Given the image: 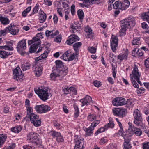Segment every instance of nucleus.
<instances>
[{
  "instance_id": "1",
  "label": "nucleus",
  "mask_w": 149,
  "mask_h": 149,
  "mask_svg": "<svg viewBox=\"0 0 149 149\" xmlns=\"http://www.w3.org/2000/svg\"><path fill=\"white\" fill-rule=\"evenodd\" d=\"M120 22L121 29L119 33L120 36L124 35L128 28L134 26L136 24L135 19L132 17H129L122 20Z\"/></svg>"
},
{
  "instance_id": "2",
  "label": "nucleus",
  "mask_w": 149,
  "mask_h": 149,
  "mask_svg": "<svg viewBox=\"0 0 149 149\" xmlns=\"http://www.w3.org/2000/svg\"><path fill=\"white\" fill-rule=\"evenodd\" d=\"M40 38H42L41 33H38L36 37L33 38L32 39L34 43L32 45L29 49V52L30 53H31L36 52L37 49L40 44Z\"/></svg>"
},
{
  "instance_id": "3",
  "label": "nucleus",
  "mask_w": 149,
  "mask_h": 149,
  "mask_svg": "<svg viewBox=\"0 0 149 149\" xmlns=\"http://www.w3.org/2000/svg\"><path fill=\"white\" fill-rule=\"evenodd\" d=\"M49 88H46L42 89L38 88L34 90L36 93L38 95L41 99L44 101L48 99L49 96Z\"/></svg>"
},
{
  "instance_id": "4",
  "label": "nucleus",
  "mask_w": 149,
  "mask_h": 149,
  "mask_svg": "<svg viewBox=\"0 0 149 149\" xmlns=\"http://www.w3.org/2000/svg\"><path fill=\"white\" fill-rule=\"evenodd\" d=\"M38 134L33 132L29 133L27 136V140L30 142L36 145H40L41 142L38 138Z\"/></svg>"
},
{
  "instance_id": "5",
  "label": "nucleus",
  "mask_w": 149,
  "mask_h": 149,
  "mask_svg": "<svg viewBox=\"0 0 149 149\" xmlns=\"http://www.w3.org/2000/svg\"><path fill=\"white\" fill-rule=\"evenodd\" d=\"M13 79L18 81L21 82L24 78V74L19 67H17L13 71Z\"/></svg>"
},
{
  "instance_id": "6",
  "label": "nucleus",
  "mask_w": 149,
  "mask_h": 149,
  "mask_svg": "<svg viewBox=\"0 0 149 149\" xmlns=\"http://www.w3.org/2000/svg\"><path fill=\"white\" fill-rule=\"evenodd\" d=\"M68 71L67 69L64 70H63L62 69L59 70L58 71L54 70V72H52L50 74L51 78L52 80H55L56 77H60L61 78H62L67 74Z\"/></svg>"
},
{
  "instance_id": "7",
  "label": "nucleus",
  "mask_w": 149,
  "mask_h": 149,
  "mask_svg": "<svg viewBox=\"0 0 149 149\" xmlns=\"http://www.w3.org/2000/svg\"><path fill=\"white\" fill-rule=\"evenodd\" d=\"M34 63V65H33V69L35 72L36 75L38 77H39L42 72V63L36 60H35Z\"/></svg>"
},
{
  "instance_id": "8",
  "label": "nucleus",
  "mask_w": 149,
  "mask_h": 149,
  "mask_svg": "<svg viewBox=\"0 0 149 149\" xmlns=\"http://www.w3.org/2000/svg\"><path fill=\"white\" fill-rule=\"evenodd\" d=\"M74 140L75 144L74 149H83L84 139L76 135L74 137Z\"/></svg>"
},
{
  "instance_id": "9",
  "label": "nucleus",
  "mask_w": 149,
  "mask_h": 149,
  "mask_svg": "<svg viewBox=\"0 0 149 149\" xmlns=\"http://www.w3.org/2000/svg\"><path fill=\"white\" fill-rule=\"evenodd\" d=\"M29 118H30L31 123L35 126L37 127L41 125V121L38 115L32 113Z\"/></svg>"
},
{
  "instance_id": "10",
  "label": "nucleus",
  "mask_w": 149,
  "mask_h": 149,
  "mask_svg": "<svg viewBox=\"0 0 149 149\" xmlns=\"http://www.w3.org/2000/svg\"><path fill=\"white\" fill-rule=\"evenodd\" d=\"M36 111L38 113H42L47 112L51 109V107L47 105L42 104L36 105L35 107Z\"/></svg>"
},
{
  "instance_id": "11",
  "label": "nucleus",
  "mask_w": 149,
  "mask_h": 149,
  "mask_svg": "<svg viewBox=\"0 0 149 149\" xmlns=\"http://www.w3.org/2000/svg\"><path fill=\"white\" fill-rule=\"evenodd\" d=\"M113 111L115 115L120 117H125L127 113V110L123 108H118L113 110Z\"/></svg>"
},
{
  "instance_id": "12",
  "label": "nucleus",
  "mask_w": 149,
  "mask_h": 149,
  "mask_svg": "<svg viewBox=\"0 0 149 149\" xmlns=\"http://www.w3.org/2000/svg\"><path fill=\"white\" fill-rule=\"evenodd\" d=\"M129 102H127L125 99L122 97H117L115 99L113 104L116 106H122L126 104H129Z\"/></svg>"
},
{
  "instance_id": "13",
  "label": "nucleus",
  "mask_w": 149,
  "mask_h": 149,
  "mask_svg": "<svg viewBox=\"0 0 149 149\" xmlns=\"http://www.w3.org/2000/svg\"><path fill=\"white\" fill-rule=\"evenodd\" d=\"M133 116L134 118V123L139 126L140 124L139 121H141L142 119L140 112L137 109L135 110L134 111Z\"/></svg>"
},
{
  "instance_id": "14",
  "label": "nucleus",
  "mask_w": 149,
  "mask_h": 149,
  "mask_svg": "<svg viewBox=\"0 0 149 149\" xmlns=\"http://www.w3.org/2000/svg\"><path fill=\"white\" fill-rule=\"evenodd\" d=\"M141 76V73L138 72L137 66H134L131 74H130L131 80L132 79H140Z\"/></svg>"
},
{
  "instance_id": "15",
  "label": "nucleus",
  "mask_w": 149,
  "mask_h": 149,
  "mask_svg": "<svg viewBox=\"0 0 149 149\" xmlns=\"http://www.w3.org/2000/svg\"><path fill=\"white\" fill-rule=\"evenodd\" d=\"M8 28V32L13 35L17 34L19 31V28L13 23L10 24Z\"/></svg>"
},
{
  "instance_id": "16",
  "label": "nucleus",
  "mask_w": 149,
  "mask_h": 149,
  "mask_svg": "<svg viewBox=\"0 0 149 149\" xmlns=\"http://www.w3.org/2000/svg\"><path fill=\"white\" fill-rule=\"evenodd\" d=\"M26 40L23 39L18 43L17 49L18 52H22L26 49Z\"/></svg>"
},
{
  "instance_id": "17",
  "label": "nucleus",
  "mask_w": 149,
  "mask_h": 149,
  "mask_svg": "<svg viewBox=\"0 0 149 149\" xmlns=\"http://www.w3.org/2000/svg\"><path fill=\"white\" fill-rule=\"evenodd\" d=\"M129 130L130 131L133 132L137 136H140L142 134V131L141 129L137 128L132 125L131 123H129Z\"/></svg>"
},
{
  "instance_id": "18",
  "label": "nucleus",
  "mask_w": 149,
  "mask_h": 149,
  "mask_svg": "<svg viewBox=\"0 0 149 149\" xmlns=\"http://www.w3.org/2000/svg\"><path fill=\"white\" fill-rule=\"evenodd\" d=\"M55 66H54L52 68L53 72H54V70L59 71L62 69L64 67L63 63L60 60H57L55 61Z\"/></svg>"
},
{
  "instance_id": "19",
  "label": "nucleus",
  "mask_w": 149,
  "mask_h": 149,
  "mask_svg": "<svg viewBox=\"0 0 149 149\" xmlns=\"http://www.w3.org/2000/svg\"><path fill=\"white\" fill-rule=\"evenodd\" d=\"M118 39L116 37L111 38V49L113 52H116L118 44Z\"/></svg>"
},
{
  "instance_id": "20",
  "label": "nucleus",
  "mask_w": 149,
  "mask_h": 149,
  "mask_svg": "<svg viewBox=\"0 0 149 149\" xmlns=\"http://www.w3.org/2000/svg\"><path fill=\"white\" fill-rule=\"evenodd\" d=\"M69 40H67L66 43L68 45H70L76 41L79 40V38L77 35L73 34L70 35L69 37Z\"/></svg>"
},
{
  "instance_id": "21",
  "label": "nucleus",
  "mask_w": 149,
  "mask_h": 149,
  "mask_svg": "<svg viewBox=\"0 0 149 149\" xmlns=\"http://www.w3.org/2000/svg\"><path fill=\"white\" fill-rule=\"evenodd\" d=\"M114 124L113 121L112 120L109 121V123L105 125L104 127H101L98 129L100 132H102L104 131L105 130H107L109 128H113L114 127Z\"/></svg>"
},
{
  "instance_id": "22",
  "label": "nucleus",
  "mask_w": 149,
  "mask_h": 149,
  "mask_svg": "<svg viewBox=\"0 0 149 149\" xmlns=\"http://www.w3.org/2000/svg\"><path fill=\"white\" fill-rule=\"evenodd\" d=\"M125 142L123 143V149H131L132 146L130 143L131 139L130 137H125Z\"/></svg>"
},
{
  "instance_id": "23",
  "label": "nucleus",
  "mask_w": 149,
  "mask_h": 149,
  "mask_svg": "<svg viewBox=\"0 0 149 149\" xmlns=\"http://www.w3.org/2000/svg\"><path fill=\"white\" fill-rule=\"evenodd\" d=\"M80 101L82 104L81 105L82 107L85 105H86L88 102H92V100L91 97L87 95L85 97L80 100Z\"/></svg>"
},
{
  "instance_id": "24",
  "label": "nucleus",
  "mask_w": 149,
  "mask_h": 149,
  "mask_svg": "<svg viewBox=\"0 0 149 149\" xmlns=\"http://www.w3.org/2000/svg\"><path fill=\"white\" fill-rule=\"evenodd\" d=\"M128 54V50L127 49L124 52L120 54L118 56V59L120 60V61L126 60L127 58Z\"/></svg>"
},
{
  "instance_id": "25",
  "label": "nucleus",
  "mask_w": 149,
  "mask_h": 149,
  "mask_svg": "<svg viewBox=\"0 0 149 149\" xmlns=\"http://www.w3.org/2000/svg\"><path fill=\"white\" fill-rule=\"evenodd\" d=\"M48 53L47 52H44L40 56L35 58V60L41 63L44 61V60L47 56Z\"/></svg>"
},
{
  "instance_id": "26",
  "label": "nucleus",
  "mask_w": 149,
  "mask_h": 149,
  "mask_svg": "<svg viewBox=\"0 0 149 149\" xmlns=\"http://www.w3.org/2000/svg\"><path fill=\"white\" fill-rule=\"evenodd\" d=\"M12 52H6L3 50H0V56L3 58H7L9 55L12 54Z\"/></svg>"
},
{
  "instance_id": "27",
  "label": "nucleus",
  "mask_w": 149,
  "mask_h": 149,
  "mask_svg": "<svg viewBox=\"0 0 149 149\" xmlns=\"http://www.w3.org/2000/svg\"><path fill=\"white\" fill-rule=\"evenodd\" d=\"M84 130L85 132L86 135V136H90L93 134L94 129L93 128L90 126L88 128H84Z\"/></svg>"
},
{
  "instance_id": "28",
  "label": "nucleus",
  "mask_w": 149,
  "mask_h": 149,
  "mask_svg": "<svg viewBox=\"0 0 149 149\" xmlns=\"http://www.w3.org/2000/svg\"><path fill=\"white\" fill-rule=\"evenodd\" d=\"M81 29V27L77 26L74 24V25L71 26L70 27V30L73 33H79V31Z\"/></svg>"
},
{
  "instance_id": "29",
  "label": "nucleus",
  "mask_w": 149,
  "mask_h": 149,
  "mask_svg": "<svg viewBox=\"0 0 149 149\" xmlns=\"http://www.w3.org/2000/svg\"><path fill=\"white\" fill-rule=\"evenodd\" d=\"M40 14L39 19L40 22L41 23H43L45 21L46 19V14L43 11L40 10Z\"/></svg>"
},
{
  "instance_id": "30",
  "label": "nucleus",
  "mask_w": 149,
  "mask_h": 149,
  "mask_svg": "<svg viewBox=\"0 0 149 149\" xmlns=\"http://www.w3.org/2000/svg\"><path fill=\"white\" fill-rule=\"evenodd\" d=\"M82 44L80 42H78L75 43L73 45V47L74 50L76 52L77 54H79V49L82 45Z\"/></svg>"
},
{
  "instance_id": "31",
  "label": "nucleus",
  "mask_w": 149,
  "mask_h": 149,
  "mask_svg": "<svg viewBox=\"0 0 149 149\" xmlns=\"http://www.w3.org/2000/svg\"><path fill=\"white\" fill-rule=\"evenodd\" d=\"M7 138V135L6 134H0V147H1L5 143Z\"/></svg>"
},
{
  "instance_id": "32",
  "label": "nucleus",
  "mask_w": 149,
  "mask_h": 149,
  "mask_svg": "<svg viewBox=\"0 0 149 149\" xmlns=\"http://www.w3.org/2000/svg\"><path fill=\"white\" fill-rule=\"evenodd\" d=\"M132 53L135 55H137L141 56L143 55V52L141 51V49H139L138 48H134L132 51Z\"/></svg>"
},
{
  "instance_id": "33",
  "label": "nucleus",
  "mask_w": 149,
  "mask_h": 149,
  "mask_svg": "<svg viewBox=\"0 0 149 149\" xmlns=\"http://www.w3.org/2000/svg\"><path fill=\"white\" fill-rule=\"evenodd\" d=\"M83 2L82 3H79V5L81 7H84L89 8L90 6V3L89 0H84Z\"/></svg>"
},
{
  "instance_id": "34",
  "label": "nucleus",
  "mask_w": 149,
  "mask_h": 149,
  "mask_svg": "<svg viewBox=\"0 0 149 149\" xmlns=\"http://www.w3.org/2000/svg\"><path fill=\"white\" fill-rule=\"evenodd\" d=\"M132 45H140L141 44L140 38L139 37H135L133 38L132 41Z\"/></svg>"
},
{
  "instance_id": "35",
  "label": "nucleus",
  "mask_w": 149,
  "mask_h": 149,
  "mask_svg": "<svg viewBox=\"0 0 149 149\" xmlns=\"http://www.w3.org/2000/svg\"><path fill=\"white\" fill-rule=\"evenodd\" d=\"M0 21L1 23L4 25L8 24L10 22V20L8 18L2 16H0Z\"/></svg>"
},
{
  "instance_id": "36",
  "label": "nucleus",
  "mask_w": 149,
  "mask_h": 149,
  "mask_svg": "<svg viewBox=\"0 0 149 149\" xmlns=\"http://www.w3.org/2000/svg\"><path fill=\"white\" fill-rule=\"evenodd\" d=\"M22 128L21 126L18 125L11 128V131L15 133H18L21 131Z\"/></svg>"
},
{
  "instance_id": "37",
  "label": "nucleus",
  "mask_w": 149,
  "mask_h": 149,
  "mask_svg": "<svg viewBox=\"0 0 149 149\" xmlns=\"http://www.w3.org/2000/svg\"><path fill=\"white\" fill-rule=\"evenodd\" d=\"M120 127V129L118 132L116 134V135L119 136H123L125 139V136L126 134L125 133L123 132V130L122 126L121 127L119 126Z\"/></svg>"
},
{
  "instance_id": "38",
  "label": "nucleus",
  "mask_w": 149,
  "mask_h": 149,
  "mask_svg": "<svg viewBox=\"0 0 149 149\" xmlns=\"http://www.w3.org/2000/svg\"><path fill=\"white\" fill-rule=\"evenodd\" d=\"M77 14L80 20H83L84 17V13L82 10L81 9L78 10L77 11Z\"/></svg>"
},
{
  "instance_id": "39",
  "label": "nucleus",
  "mask_w": 149,
  "mask_h": 149,
  "mask_svg": "<svg viewBox=\"0 0 149 149\" xmlns=\"http://www.w3.org/2000/svg\"><path fill=\"white\" fill-rule=\"evenodd\" d=\"M141 15L143 20L147 21L149 24V11L142 14Z\"/></svg>"
},
{
  "instance_id": "40",
  "label": "nucleus",
  "mask_w": 149,
  "mask_h": 149,
  "mask_svg": "<svg viewBox=\"0 0 149 149\" xmlns=\"http://www.w3.org/2000/svg\"><path fill=\"white\" fill-rule=\"evenodd\" d=\"M3 49L12 51L13 50V48L10 45L0 46V50H3Z\"/></svg>"
},
{
  "instance_id": "41",
  "label": "nucleus",
  "mask_w": 149,
  "mask_h": 149,
  "mask_svg": "<svg viewBox=\"0 0 149 149\" xmlns=\"http://www.w3.org/2000/svg\"><path fill=\"white\" fill-rule=\"evenodd\" d=\"M62 90L65 94L67 95L70 93V87L67 86H64L62 87Z\"/></svg>"
},
{
  "instance_id": "42",
  "label": "nucleus",
  "mask_w": 149,
  "mask_h": 149,
  "mask_svg": "<svg viewBox=\"0 0 149 149\" xmlns=\"http://www.w3.org/2000/svg\"><path fill=\"white\" fill-rule=\"evenodd\" d=\"M121 3L120 1H116L113 5V8L114 9H120L121 6Z\"/></svg>"
},
{
  "instance_id": "43",
  "label": "nucleus",
  "mask_w": 149,
  "mask_h": 149,
  "mask_svg": "<svg viewBox=\"0 0 149 149\" xmlns=\"http://www.w3.org/2000/svg\"><path fill=\"white\" fill-rule=\"evenodd\" d=\"M30 67L31 65L27 63H26L24 64H22L21 66V68L24 71L29 69L30 68Z\"/></svg>"
},
{
  "instance_id": "44",
  "label": "nucleus",
  "mask_w": 149,
  "mask_h": 149,
  "mask_svg": "<svg viewBox=\"0 0 149 149\" xmlns=\"http://www.w3.org/2000/svg\"><path fill=\"white\" fill-rule=\"evenodd\" d=\"M97 116L95 114H90L88 116V119L91 121L95 120L97 119Z\"/></svg>"
},
{
  "instance_id": "45",
  "label": "nucleus",
  "mask_w": 149,
  "mask_h": 149,
  "mask_svg": "<svg viewBox=\"0 0 149 149\" xmlns=\"http://www.w3.org/2000/svg\"><path fill=\"white\" fill-rule=\"evenodd\" d=\"M50 134L51 135L53 138H56L59 136H60L61 134L60 132L53 130L51 131Z\"/></svg>"
},
{
  "instance_id": "46",
  "label": "nucleus",
  "mask_w": 149,
  "mask_h": 149,
  "mask_svg": "<svg viewBox=\"0 0 149 149\" xmlns=\"http://www.w3.org/2000/svg\"><path fill=\"white\" fill-rule=\"evenodd\" d=\"M74 107L75 109L74 116L76 118H77L79 115V109L77 106L76 104H74Z\"/></svg>"
},
{
  "instance_id": "47",
  "label": "nucleus",
  "mask_w": 149,
  "mask_h": 149,
  "mask_svg": "<svg viewBox=\"0 0 149 149\" xmlns=\"http://www.w3.org/2000/svg\"><path fill=\"white\" fill-rule=\"evenodd\" d=\"M27 117H30L31 114L32 113L33 109L32 108L30 107H27Z\"/></svg>"
},
{
  "instance_id": "48",
  "label": "nucleus",
  "mask_w": 149,
  "mask_h": 149,
  "mask_svg": "<svg viewBox=\"0 0 149 149\" xmlns=\"http://www.w3.org/2000/svg\"><path fill=\"white\" fill-rule=\"evenodd\" d=\"M8 28L6 27L4 30L0 31V35L4 36L8 33Z\"/></svg>"
},
{
  "instance_id": "49",
  "label": "nucleus",
  "mask_w": 149,
  "mask_h": 149,
  "mask_svg": "<svg viewBox=\"0 0 149 149\" xmlns=\"http://www.w3.org/2000/svg\"><path fill=\"white\" fill-rule=\"evenodd\" d=\"M88 50L91 53H95L96 52V48L93 47H89Z\"/></svg>"
},
{
  "instance_id": "50",
  "label": "nucleus",
  "mask_w": 149,
  "mask_h": 149,
  "mask_svg": "<svg viewBox=\"0 0 149 149\" xmlns=\"http://www.w3.org/2000/svg\"><path fill=\"white\" fill-rule=\"evenodd\" d=\"M90 3V5H92L93 4H99L102 2V0H89Z\"/></svg>"
},
{
  "instance_id": "51",
  "label": "nucleus",
  "mask_w": 149,
  "mask_h": 149,
  "mask_svg": "<svg viewBox=\"0 0 149 149\" xmlns=\"http://www.w3.org/2000/svg\"><path fill=\"white\" fill-rule=\"evenodd\" d=\"M100 120H97L91 123L90 126L91 127L93 128L94 129V128L96 126L100 123Z\"/></svg>"
},
{
  "instance_id": "52",
  "label": "nucleus",
  "mask_w": 149,
  "mask_h": 149,
  "mask_svg": "<svg viewBox=\"0 0 149 149\" xmlns=\"http://www.w3.org/2000/svg\"><path fill=\"white\" fill-rule=\"evenodd\" d=\"M39 7V6L38 4H36L35 6L33 8V11L31 13L32 15H33L34 14L36 13H37L38 10V8Z\"/></svg>"
},
{
  "instance_id": "53",
  "label": "nucleus",
  "mask_w": 149,
  "mask_h": 149,
  "mask_svg": "<svg viewBox=\"0 0 149 149\" xmlns=\"http://www.w3.org/2000/svg\"><path fill=\"white\" fill-rule=\"evenodd\" d=\"M111 64L112 66L113 76L114 78H115L116 75V73L117 72L116 68L115 67V66L113 65V64Z\"/></svg>"
},
{
  "instance_id": "54",
  "label": "nucleus",
  "mask_w": 149,
  "mask_h": 149,
  "mask_svg": "<svg viewBox=\"0 0 149 149\" xmlns=\"http://www.w3.org/2000/svg\"><path fill=\"white\" fill-rule=\"evenodd\" d=\"M78 54H77L76 52L75 53H73L70 56H69L68 58L69 61H71L74 59L76 56L78 55Z\"/></svg>"
},
{
  "instance_id": "55",
  "label": "nucleus",
  "mask_w": 149,
  "mask_h": 149,
  "mask_svg": "<svg viewBox=\"0 0 149 149\" xmlns=\"http://www.w3.org/2000/svg\"><path fill=\"white\" fill-rule=\"evenodd\" d=\"M85 31L86 32L89 33L87 36H88V38H89L90 37L88 36L90 35L92 33V30L89 27L87 26L86 28Z\"/></svg>"
},
{
  "instance_id": "56",
  "label": "nucleus",
  "mask_w": 149,
  "mask_h": 149,
  "mask_svg": "<svg viewBox=\"0 0 149 149\" xmlns=\"http://www.w3.org/2000/svg\"><path fill=\"white\" fill-rule=\"evenodd\" d=\"M45 35L47 37L50 36L52 38H53V31H51L48 30H47L45 32Z\"/></svg>"
},
{
  "instance_id": "57",
  "label": "nucleus",
  "mask_w": 149,
  "mask_h": 149,
  "mask_svg": "<svg viewBox=\"0 0 149 149\" xmlns=\"http://www.w3.org/2000/svg\"><path fill=\"white\" fill-rule=\"evenodd\" d=\"M61 40V36L60 35H59L54 39V41L58 43H60Z\"/></svg>"
},
{
  "instance_id": "58",
  "label": "nucleus",
  "mask_w": 149,
  "mask_h": 149,
  "mask_svg": "<svg viewBox=\"0 0 149 149\" xmlns=\"http://www.w3.org/2000/svg\"><path fill=\"white\" fill-rule=\"evenodd\" d=\"M56 141L58 142H62L63 141L64 139L62 136L60 134V135L57 138Z\"/></svg>"
},
{
  "instance_id": "59",
  "label": "nucleus",
  "mask_w": 149,
  "mask_h": 149,
  "mask_svg": "<svg viewBox=\"0 0 149 149\" xmlns=\"http://www.w3.org/2000/svg\"><path fill=\"white\" fill-rule=\"evenodd\" d=\"M93 84L95 86L97 87H99L101 85V82L97 80L95 81H94Z\"/></svg>"
},
{
  "instance_id": "60",
  "label": "nucleus",
  "mask_w": 149,
  "mask_h": 149,
  "mask_svg": "<svg viewBox=\"0 0 149 149\" xmlns=\"http://www.w3.org/2000/svg\"><path fill=\"white\" fill-rule=\"evenodd\" d=\"M77 90L76 88L72 87H70V93L72 92L73 94L76 95L77 94Z\"/></svg>"
},
{
  "instance_id": "61",
  "label": "nucleus",
  "mask_w": 149,
  "mask_h": 149,
  "mask_svg": "<svg viewBox=\"0 0 149 149\" xmlns=\"http://www.w3.org/2000/svg\"><path fill=\"white\" fill-rule=\"evenodd\" d=\"M131 81L132 83L133 86L136 88H138L139 87V85L137 84L136 82L133 79L131 80Z\"/></svg>"
},
{
  "instance_id": "62",
  "label": "nucleus",
  "mask_w": 149,
  "mask_h": 149,
  "mask_svg": "<svg viewBox=\"0 0 149 149\" xmlns=\"http://www.w3.org/2000/svg\"><path fill=\"white\" fill-rule=\"evenodd\" d=\"M15 146V143H12L11 145L9 146L6 148H4L3 149H14Z\"/></svg>"
},
{
  "instance_id": "63",
  "label": "nucleus",
  "mask_w": 149,
  "mask_h": 149,
  "mask_svg": "<svg viewBox=\"0 0 149 149\" xmlns=\"http://www.w3.org/2000/svg\"><path fill=\"white\" fill-rule=\"evenodd\" d=\"M143 148V149H149V142L144 143Z\"/></svg>"
},
{
  "instance_id": "64",
  "label": "nucleus",
  "mask_w": 149,
  "mask_h": 149,
  "mask_svg": "<svg viewBox=\"0 0 149 149\" xmlns=\"http://www.w3.org/2000/svg\"><path fill=\"white\" fill-rule=\"evenodd\" d=\"M145 65L146 68H149V58H148L145 60Z\"/></svg>"
}]
</instances>
